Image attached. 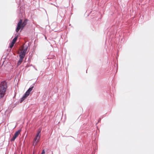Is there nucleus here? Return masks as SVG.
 <instances>
[{"mask_svg": "<svg viewBox=\"0 0 154 154\" xmlns=\"http://www.w3.org/2000/svg\"><path fill=\"white\" fill-rule=\"evenodd\" d=\"M33 88V87H31L28 90L26 91L25 93H26V94L28 95H29V94L30 92L32 90Z\"/></svg>", "mask_w": 154, "mask_h": 154, "instance_id": "423d86ee", "label": "nucleus"}, {"mask_svg": "<svg viewBox=\"0 0 154 154\" xmlns=\"http://www.w3.org/2000/svg\"><path fill=\"white\" fill-rule=\"evenodd\" d=\"M29 95H28L26 94V93H25L23 96V97H22V98L21 99L20 102H22Z\"/></svg>", "mask_w": 154, "mask_h": 154, "instance_id": "0eeeda50", "label": "nucleus"}, {"mask_svg": "<svg viewBox=\"0 0 154 154\" xmlns=\"http://www.w3.org/2000/svg\"><path fill=\"white\" fill-rule=\"evenodd\" d=\"M23 58L20 57L19 60L17 62V66H19V65H20L21 64V63L22 62L23 60Z\"/></svg>", "mask_w": 154, "mask_h": 154, "instance_id": "6e6552de", "label": "nucleus"}, {"mask_svg": "<svg viewBox=\"0 0 154 154\" xmlns=\"http://www.w3.org/2000/svg\"><path fill=\"white\" fill-rule=\"evenodd\" d=\"M22 49H20V52L19 55V57L23 58L24 57L27 50V48H24V47L22 48Z\"/></svg>", "mask_w": 154, "mask_h": 154, "instance_id": "7ed1b4c3", "label": "nucleus"}, {"mask_svg": "<svg viewBox=\"0 0 154 154\" xmlns=\"http://www.w3.org/2000/svg\"><path fill=\"white\" fill-rule=\"evenodd\" d=\"M28 21V20L25 19L23 22L22 20H20L19 22L18 23L17 27L16 29V31L18 32L21 28V29H23L24 27L26 25Z\"/></svg>", "mask_w": 154, "mask_h": 154, "instance_id": "f03ea898", "label": "nucleus"}, {"mask_svg": "<svg viewBox=\"0 0 154 154\" xmlns=\"http://www.w3.org/2000/svg\"><path fill=\"white\" fill-rule=\"evenodd\" d=\"M21 130H20L16 131L14 134L13 137L11 139V141H14L15 139L18 136V135L20 134Z\"/></svg>", "mask_w": 154, "mask_h": 154, "instance_id": "39448f33", "label": "nucleus"}, {"mask_svg": "<svg viewBox=\"0 0 154 154\" xmlns=\"http://www.w3.org/2000/svg\"><path fill=\"white\" fill-rule=\"evenodd\" d=\"M45 150L44 149H43L42 150V152L41 154H45Z\"/></svg>", "mask_w": 154, "mask_h": 154, "instance_id": "9b49d317", "label": "nucleus"}, {"mask_svg": "<svg viewBox=\"0 0 154 154\" xmlns=\"http://www.w3.org/2000/svg\"><path fill=\"white\" fill-rule=\"evenodd\" d=\"M40 132V131L38 132L35 137L34 138L33 143V145H36L39 141L40 138V135L39 134Z\"/></svg>", "mask_w": 154, "mask_h": 154, "instance_id": "20e7f679", "label": "nucleus"}, {"mask_svg": "<svg viewBox=\"0 0 154 154\" xmlns=\"http://www.w3.org/2000/svg\"><path fill=\"white\" fill-rule=\"evenodd\" d=\"M14 45V44L13 43L11 42L10 45V48H12L13 47V46Z\"/></svg>", "mask_w": 154, "mask_h": 154, "instance_id": "9d476101", "label": "nucleus"}, {"mask_svg": "<svg viewBox=\"0 0 154 154\" xmlns=\"http://www.w3.org/2000/svg\"><path fill=\"white\" fill-rule=\"evenodd\" d=\"M7 88V84L5 81L2 82L0 84V98L4 97Z\"/></svg>", "mask_w": 154, "mask_h": 154, "instance_id": "f257e3e1", "label": "nucleus"}, {"mask_svg": "<svg viewBox=\"0 0 154 154\" xmlns=\"http://www.w3.org/2000/svg\"><path fill=\"white\" fill-rule=\"evenodd\" d=\"M17 37L16 36V37L12 41V42H11L13 43L14 44H15V43L16 42L17 39Z\"/></svg>", "mask_w": 154, "mask_h": 154, "instance_id": "1a4fd4ad", "label": "nucleus"}]
</instances>
